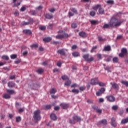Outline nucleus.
Returning <instances> with one entry per match:
<instances>
[{
  "label": "nucleus",
  "instance_id": "f257e3e1",
  "mask_svg": "<svg viewBox=\"0 0 128 128\" xmlns=\"http://www.w3.org/2000/svg\"><path fill=\"white\" fill-rule=\"evenodd\" d=\"M110 28H118L122 24V22L118 19L116 18H112L110 22Z\"/></svg>",
  "mask_w": 128,
  "mask_h": 128
},
{
  "label": "nucleus",
  "instance_id": "f03ea898",
  "mask_svg": "<svg viewBox=\"0 0 128 128\" xmlns=\"http://www.w3.org/2000/svg\"><path fill=\"white\" fill-rule=\"evenodd\" d=\"M128 51L126 48H123L121 50V52L118 54V56L120 58H124V56H128Z\"/></svg>",
  "mask_w": 128,
  "mask_h": 128
},
{
  "label": "nucleus",
  "instance_id": "7ed1b4c3",
  "mask_svg": "<svg viewBox=\"0 0 128 128\" xmlns=\"http://www.w3.org/2000/svg\"><path fill=\"white\" fill-rule=\"evenodd\" d=\"M83 58L86 60V62H93V60H94V57H90V54H86L82 56Z\"/></svg>",
  "mask_w": 128,
  "mask_h": 128
},
{
  "label": "nucleus",
  "instance_id": "20e7f679",
  "mask_svg": "<svg viewBox=\"0 0 128 128\" xmlns=\"http://www.w3.org/2000/svg\"><path fill=\"white\" fill-rule=\"evenodd\" d=\"M40 110H37L34 112V118L35 120H40Z\"/></svg>",
  "mask_w": 128,
  "mask_h": 128
},
{
  "label": "nucleus",
  "instance_id": "39448f33",
  "mask_svg": "<svg viewBox=\"0 0 128 128\" xmlns=\"http://www.w3.org/2000/svg\"><path fill=\"white\" fill-rule=\"evenodd\" d=\"M110 84L112 86V88H113V90H116V92H118V90H120V86L118 84L114 82H110Z\"/></svg>",
  "mask_w": 128,
  "mask_h": 128
},
{
  "label": "nucleus",
  "instance_id": "423d86ee",
  "mask_svg": "<svg viewBox=\"0 0 128 128\" xmlns=\"http://www.w3.org/2000/svg\"><path fill=\"white\" fill-rule=\"evenodd\" d=\"M70 36L64 33L62 34H58L56 36V38L58 40H62V38H68Z\"/></svg>",
  "mask_w": 128,
  "mask_h": 128
},
{
  "label": "nucleus",
  "instance_id": "0eeeda50",
  "mask_svg": "<svg viewBox=\"0 0 128 128\" xmlns=\"http://www.w3.org/2000/svg\"><path fill=\"white\" fill-rule=\"evenodd\" d=\"M34 24V19L30 18L27 22L23 21L22 23V26H28L29 24Z\"/></svg>",
  "mask_w": 128,
  "mask_h": 128
},
{
  "label": "nucleus",
  "instance_id": "6e6552de",
  "mask_svg": "<svg viewBox=\"0 0 128 128\" xmlns=\"http://www.w3.org/2000/svg\"><path fill=\"white\" fill-rule=\"evenodd\" d=\"M106 98L107 99V100L110 102H114L116 100V98L112 96H106Z\"/></svg>",
  "mask_w": 128,
  "mask_h": 128
},
{
  "label": "nucleus",
  "instance_id": "1a4fd4ad",
  "mask_svg": "<svg viewBox=\"0 0 128 128\" xmlns=\"http://www.w3.org/2000/svg\"><path fill=\"white\" fill-rule=\"evenodd\" d=\"M98 82V78H96L91 80L90 84H92V86H96Z\"/></svg>",
  "mask_w": 128,
  "mask_h": 128
},
{
  "label": "nucleus",
  "instance_id": "9d476101",
  "mask_svg": "<svg viewBox=\"0 0 128 128\" xmlns=\"http://www.w3.org/2000/svg\"><path fill=\"white\" fill-rule=\"evenodd\" d=\"M100 124H104V126L108 124V120L106 119H103L97 123V126H100Z\"/></svg>",
  "mask_w": 128,
  "mask_h": 128
},
{
  "label": "nucleus",
  "instance_id": "9b49d317",
  "mask_svg": "<svg viewBox=\"0 0 128 128\" xmlns=\"http://www.w3.org/2000/svg\"><path fill=\"white\" fill-rule=\"evenodd\" d=\"M60 106L63 110H66V108H68V107L70 106V105L66 103H62Z\"/></svg>",
  "mask_w": 128,
  "mask_h": 128
},
{
  "label": "nucleus",
  "instance_id": "f8f14e48",
  "mask_svg": "<svg viewBox=\"0 0 128 128\" xmlns=\"http://www.w3.org/2000/svg\"><path fill=\"white\" fill-rule=\"evenodd\" d=\"M45 18H47V20H52V18H54V16L52 14H46L45 15Z\"/></svg>",
  "mask_w": 128,
  "mask_h": 128
},
{
  "label": "nucleus",
  "instance_id": "ddd939ff",
  "mask_svg": "<svg viewBox=\"0 0 128 128\" xmlns=\"http://www.w3.org/2000/svg\"><path fill=\"white\" fill-rule=\"evenodd\" d=\"M111 126H116V118H111Z\"/></svg>",
  "mask_w": 128,
  "mask_h": 128
},
{
  "label": "nucleus",
  "instance_id": "4468645a",
  "mask_svg": "<svg viewBox=\"0 0 128 128\" xmlns=\"http://www.w3.org/2000/svg\"><path fill=\"white\" fill-rule=\"evenodd\" d=\"M58 54H60L61 56H64L66 54V52H64V50L60 49L57 51Z\"/></svg>",
  "mask_w": 128,
  "mask_h": 128
},
{
  "label": "nucleus",
  "instance_id": "2eb2a0df",
  "mask_svg": "<svg viewBox=\"0 0 128 128\" xmlns=\"http://www.w3.org/2000/svg\"><path fill=\"white\" fill-rule=\"evenodd\" d=\"M112 50V48L110 46H105L103 49L104 52H110Z\"/></svg>",
  "mask_w": 128,
  "mask_h": 128
},
{
  "label": "nucleus",
  "instance_id": "dca6fc26",
  "mask_svg": "<svg viewBox=\"0 0 128 128\" xmlns=\"http://www.w3.org/2000/svg\"><path fill=\"white\" fill-rule=\"evenodd\" d=\"M80 36L81 38H86V34L84 32H80L78 34Z\"/></svg>",
  "mask_w": 128,
  "mask_h": 128
},
{
  "label": "nucleus",
  "instance_id": "f3484780",
  "mask_svg": "<svg viewBox=\"0 0 128 128\" xmlns=\"http://www.w3.org/2000/svg\"><path fill=\"white\" fill-rule=\"evenodd\" d=\"M8 88H14L16 86V84L13 82H10L8 83Z\"/></svg>",
  "mask_w": 128,
  "mask_h": 128
},
{
  "label": "nucleus",
  "instance_id": "a211bd4d",
  "mask_svg": "<svg viewBox=\"0 0 128 128\" xmlns=\"http://www.w3.org/2000/svg\"><path fill=\"white\" fill-rule=\"evenodd\" d=\"M23 32L25 34H32V30L28 29L23 30Z\"/></svg>",
  "mask_w": 128,
  "mask_h": 128
},
{
  "label": "nucleus",
  "instance_id": "6ab92c4d",
  "mask_svg": "<svg viewBox=\"0 0 128 128\" xmlns=\"http://www.w3.org/2000/svg\"><path fill=\"white\" fill-rule=\"evenodd\" d=\"M101 7H102V5L98 4L92 7V9L94 10H98V8H100Z\"/></svg>",
  "mask_w": 128,
  "mask_h": 128
},
{
  "label": "nucleus",
  "instance_id": "aec40b11",
  "mask_svg": "<svg viewBox=\"0 0 128 128\" xmlns=\"http://www.w3.org/2000/svg\"><path fill=\"white\" fill-rule=\"evenodd\" d=\"M128 117L126 118L122 119L121 121L122 124H128Z\"/></svg>",
  "mask_w": 128,
  "mask_h": 128
},
{
  "label": "nucleus",
  "instance_id": "412c9836",
  "mask_svg": "<svg viewBox=\"0 0 128 128\" xmlns=\"http://www.w3.org/2000/svg\"><path fill=\"white\" fill-rule=\"evenodd\" d=\"M44 42H50L52 40V38L50 37H46L43 39Z\"/></svg>",
  "mask_w": 128,
  "mask_h": 128
},
{
  "label": "nucleus",
  "instance_id": "4be33fe9",
  "mask_svg": "<svg viewBox=\"0 0 128 128\" xmlns=\"http://www.w3.org/2000/svg\"><path fill=\"white\" fill-rule=\"evenodd\" d=\"M50 118H52L53 120H56L58 118L56 117V116L54 114H51L50 115Z\"/></svg>",
  "mask_w": 128,
  "mask_h": 128
},
{
  "label": "nucleus",
  "instance_id": "5701e85b",
  "mask_svg": "<svg viewBox=\"0 0 128 128\" xmlns=\"http://www.w3.org/2000/svg\"><path fill=\"white\" fill-rule=\"evenodd\" d=\"M98 12L100 14H104V9L100 7L98 10Z\"/></svg>",
  "mask_w": 128,
  "mask_h": 128
},
{
  "label": "nucleus",
  "instance_id": "b1692460",
  "mask_svg": "<svg viewBox=\"0 0 128 128\" xmlns=\"http://www.w3.org/2000/svg\"><path fill=\"white\" fill-rule=\"evenodd\" d=\"M4 98H5L6 100H8L10 98V96L8 94H5L3 95Z\"/></svg>",
  "mask_w": 128,
  "mask_h": 128
},
{
  "label": "nucleus",
  "instance_id": "393cba45",
  "mask_svg": "<svg viewBox=\"0 0 128 128\" xmlns=\"http://www.w3.org/2000/svg\"><path fill=\"white\" fill-rule=\"evenodd\" d=\"M73 118L76 122H80V120H82V118L78 116H73Z\"/></svg>",
  "mask_w": 128,
  "mask_h": 128
},
{
  "label": "nucleus",
  "instance_id": "a878e982",
  "mask_svg": "<svg viewBox=\"0 0 128 128\" xmlns=\"http://www.w3.org/2000/svg\"><path fill=\"white\" fill-rule=\"evenodd\" d=\"M69 123L70 124H76V120L74 118V117L72 118V119H69Z\"/></svg>",
  "mask_w": 128,
  "mask_h": 128
},
{
  "label": "nucleus",
  "instance_id": "bb28decb",
  "mask_svg": "<svg viewBox=\"0 0 128 128\" xmlns=\"http://www.w3.org/2000/svg\"><path fill=\"white\" fill-rule=\"evenodd\" d=\"M6 92L9 94H14V91L12 90L7 89Z\"/></svg>",
  "mask_w": 128,
  "mask_h": 128
},
{
  "label": "nucleus",
  "instance_id": "cd10ccee",
  "mask_svg": "<svg viewBox=\"0 0 128 128\" xmlns=\"http://www.w3.org/2000/svg\"><path fill=\"white\" fill-rule=\"evenodd\" d=\"M16 0H13L12 2L14 4V7L18 6H20V2H18V4L16 3Z\"/></svg>",
  "mask_w": 128,
  "mask_h": 128
},
{
  "label": "nucleus",
  "instance_id": "c85d7f7f",
  "mask_svg": "<svg viewBox=\"0 0 128 128\" xmlns=\"http://www.w3.org/2000/svg\"><path fill=\"white\" fill-rule=\"evenodd\" d=\"M42 108L44 110H50L52 108V106L50 105H46V106H42Z\"/></svg>",
  "mask_w": 128,
  "mask_h": 128
},
{
  "label": "nucleus",
  "instance_id": "c756f323",
  "mask_svg": "<svg viewBox=\"0 0 128 128\" xmlns=\"http://www.w3.org/2000/svg\"><path fill=\"white\" fill-rule=\"evenodd\" d=\"M110 28V22H109L108 24H104L103 26V28Z\"/></svg>",
  "mask_w": 128,
  "mask_h": 128
},
{
  "label": "nucleus",
  "instance_id": "7c9ffc66",
  "mask_svg": "<svg viewBox=\"0 0 128 128\" xmlns=\"http://www.w3.org/2000/svg\"><path fill=\"white\" fill-rule=\"evenodd\" d=\"M72 54L74 58H77V56H80V54L78 52H74L72 53Z\"/></svg>",
  "mask_w": 128,
  "mask_h": 128
},
{
  "label": "nucleus",
  "instance_id": "2f4dec72",
  "mask_svg": "<svg viewBox=\"0 0 128 128\" xmlns=\"http://www.w3.org/2000/svg\"><path fill=\"white\" fill-rule=\"evenodd\" d=\"M56 92H57L56 90L54 88H53L50 90V92L52 94H56Z\"/></svg>",
  "mask_w": 128,
  "mask_h": 128
},
{
  "label": "nucleus",
  "instance_id": "473e14b6",
  "mask_svg": "<svg viewBox=\"0 0 128 128\" xmlns=\"http://www.w3.org/2000/svg\"><path fill=\"white\" fill-rule=\"evenodd\" d=\"M2 60H10V58L8 56L4 55L2 56Z\"/></svg>",
  "mask_w": 128,
  "mask_h": 128
},
{
  "label": "nucleus",
  "instance_id": "72a5a7b5",
  "mask_svg": "<svg viewBox=\"0 0 128 128\" xmlns=\"http://www.w3.org/2000/svg\"><path fill=\"white\" fill-rule=\"evenodd\" d=\"M72 92L75 94H78L80 92V90L76 89H73L72 90Z\"/></svg>",
  "mask_w": 128,
  "mask_h": 128
},
{
  "label": "nucleus",
  "instance_id": "f704fd0d",
  "mask_svg": "<svg viewBox=\"0 0 128 128\" xmlns=\"http://www.w3.org/2000/svg\"><path fill=\"white\" fill-rule=\"evenodd\" d=\"M121 83L122 84H124V86L127 87L128 86V81L122 80L121 82Z\"/></svg>",
  "mask_w": 128,
  "mask_h": 128
},
{
  "label": "nucleus",
  "instance_id": "c9c22d12",
  "mask_svg": "<svg viewBox=\"0 0 128 128\" xmlns=\"http://www.w3.org/2000/svg\"><path fill=\"white\" fill-rule=\"evenodd\" d=\"M30 12L32 16H36L38 14V12L34 10L30 11Z\"/></svg>",
  "mask_w": 128,
  "mask_h": 128
},
{
  "label": "nucleus",
  "instance_id": "e433bc0d",
  "mask_svg": "<svg viewBox=\"0 0 128 128\" xmlns=\"http://www.w3.org/2000/svg\"><path fill=\"white\" fill-rule=\"evenodd\" d=\"M70 84H72V81L70 80H68L64 83L65 86H70Z\"/></svg>",
  "mask_w": 128,
  "mask_h": 128
},
{
  "label": "nucleus",
  "instance_id": "4c0bfd02",
  "mask_svg": "<svg viewBox=\"0 0 128 128\" xmlns=\"http://www.w3.org/2000/svg\"><path fill=\"white\" fill-rule=\"evenodd\" d=\"M70 10L72 12L78 14V10H76V8H72L70 9Z\"/></svg>",
  "mask_w": 128,
  "mask_h": 128
},
{
  "label": "nucleus",
  "instance_id": "58836bf2",
  "mask_svg": "<svg viewBox=\"0 0 128 128\" xmlns=\"http://www.w3.org/2000/svg\"><path fill=\"white\" fill-rule=\"evenodd\" d=\"M44 72V70L42 68H40L38 70H37V72L40 74H42Z\"/></svg>",
  "mask_w": 128,
  "mask_h": 128
},
{
  "label": "nucleus",
  "instance_id": "ea45409f",
  "mask_svg": "<svg viewBox=\"0 0 128 128\" xmlns=\"http://www.w3.org/2000/svg\"><path fill=\"white\" fill-rule=\"evenodd\" d=\"M98 86H106V84H104L102 82H98Z\"/></svg>",
  "mask_w": 128,
  "mask_h": 128
},
{
  "label": "nucleus",
  "instance_id": "a19ab883",
  "mask_svg": "<svg viewBox=\"0 0 128 128\" xmlns=\"http://www.w3.org/2000/svg\"><path fill=\"white\" fill-rule=\"evenodd\" d=\"M118 108V105H114L112 106L113 110H117Z\"/></svg>",
  "mask_w": 128,
  "mask_h": 128
},
{
  "label": "nucleus",
  "instance_id": "79ce46f5",
  "mask_svg": "<svg viewBox=\"0 0 128 128\" xmlns=\"http://www.w3.org/2000/svg\"><path fill=\"white\" fill-rule=\"evenodd\" d=\"M96 48H98V46H94L91 50V52H94Z\"/></svg>",
  "mask_w": 128,
  "mask_h": 128
},
{
  "label": "nucleus",
  "instance_id": "37998d69",
  "mask_svg": "<svg viewBox=\"0 0 128 128\" xmlns=\"http://www.w3.org/2000/svg\"><path fill=\"white\" fill-rule=\"evenodd\" d=\"M106 2L108 4H114V2L112 0H108Z\"/></svg>",
  "mask_w": 128,
  "mask_h": 128
},
{
  "label": "nucleus",
  "instance_id": "c03bdc74",
  "mask_svg": "<svg viewBox=\"0 0 128 128\" xmlns=\"http://www.w3.org/2000/svg\"><path fill=\"white\" fill-rule=\"evenodd\" d=\"M71 26L72 28H78V24L76 23H73L72 24Z\"/></svg>",
  "mask_w": 128,
  "mask_h": 128
},
{
  "label": "nucleus",
  "instance_id": "a18cd8bd",
  "mask_svg": "<svg viewBox=\"0 0 128 128\" xmlns=\"http://www.w3.org/2000/svg\"><path fill=\"white\" fill-rule=\"evenodd\" d=\"M81 92H84V90H86V86H82L80 87L79 88Z\"/></svg>",
  "mask_w": 128,
  "mask_h": 128
},
{
  "label": "nucleus",
  "instance_id": "49530a36",
  "mask_svg": "<svg viewBox=\"0 0 128 128\" xmlns=\"http://www.w3.org/2000/svg\"><path fill=\"white\" fill-rule=\"evenodd\" d=\"M112 60L114 62L116 63L118 62V58L117 57H114L113 58Z\"/></svg>",
  "mask_w": 128,
  "mask_h": 128
},
{
  "label": "nucleus",
  "instance_id": "de8ad7c7",
  "mask_svg": "<svg viewBox=\"0 0 128 128\" xmlns=\"http://www.w3.org/2000/svg\"><path fill=\"white\" fill-rule=\"evenodd\" d=\"M90 22H91L92 24H94V25L98 24V21L96 20H92L90 21Z\"/></svg>",
  "mask_w": 128,
  "mask_h": 128
},
{
  "label": "nucleus",
  "instance_id": "09e8293b",
  "mask_svg": "<svg viewBox=\"0 0 128 128\" xmlns=\"http://www.w3.org/2000/svg\"><path fill=\"white\" fill-rule=\"evenodd\" d=\"M16 54H12L10 56V58H12V60H14L15 58H16Z\"/></svg>",
  "mask_w": 128,
  "mask_h": 128
},
{
  "label": "nucleus",
  "instance_id": "8fccbe9b",
  "mask_svg": "<svg viewBox=\"0 0 128 128\" xmlns=\"http://www.w3.org/2000/svg\"><path fill=\"white\" fill-rule=\"evenodd\" d=\"M68 14L69 18H70V16H74V14L72 12H69Z\"/></svg>",
  "mask_w": 128,
  "mask_h": 128
},
{
  "label": "nucleus",
  "instance_id": "3c124183",
  "mask_svg": "<svg viewBox=\"0 0 128 128\" xmlns=\"http://www.w3.org/2000/svg\"><path fill=\"white\" fill-rule=\"evenodd\" d=\"M90 15L91 16H96V12L94 11L90 12Z\"/></svg>",
  "mask_w": 128,
  "mask_h": 128
},
{
  "label": "nucleus",
  "instance_id": "603ef678",
  "mask_svg": "<svg viewBox=\"0 0 128 128\" xmlns=\"http://www.w3.org/2000/svg\"><path fill=\"white\" fill-rule=\"evenodd\" d=\"M16 122H20L22 119L20 118V116H18L16 118Z\"/></svg>",
  "mask_w": 128,
  "mask_h": 128
},
{
  "label": "nucleus",
  "instance_id": "864d4df0",
  "mask_svg": "<svg viewBox=\"0 0 128 128\" xmlns=\"http://www.w3.org/2000/svg\"><path fill=\"white\" fill-rule=\"evenodd\" d=\"M18 112L19 114H22V112H24V108H21L18 110Z\"/></svg>",
  "mask_w": 128,
  "mask_h": 128
},
{
  "label": "nucleus",
  "instance_id": "5fc2aeb1",
  "mask_svg": "<svg viewBox=\"0 0 128 128\" xmlns=\"http://www.w3.org/2000/svg\"><path fill=\"white\" fill-rule=\"evenodd\" d=\"M100 92L102 94H104L106 92V88H101L100 90Z\"/></svg>",
  "mask_w": 128,
  "mask_h": 128
},
{
  "label": "nucleus",
  "instance_id": "6e6d98bb",
  "mask_svg": "<svg viewBox=\"0 0 128 128\" xmlns=\"http://www.w3.org/2000/svg\"><path fill=\"white\" fill-rule=\"evenodd\" d=\"M80 86L76 84H74L71 86V88H78Z\"/></svg>",
  "mask_w": 128,
  "mask_h": 128
},
{
  "label": "nucleus",
  "instance_id": "4d7b16f0",
  "mask_svg": "<svg viewBox=\"0 0 128 128\" xmlns=\"http://www.w3.org/2000/svg\"><path fill=\"white\" fill-rule=\"evenodd\" d=\"M62 80H68V76H62Z\"/></svg>",
  "mask_w": 128,
  "mask_h": 128
},
{
  "label": "nucleus",
  "instance_id": "13d9d810",
  "mask_svg": "<svg viewBox=\"0 0 128 128\" xmlns=\"http://www.w3.org/2000/svg\"><path fill=\"white\" fill-rule=\"evenodd\" d=\"M96 112L97 114H102V109H98V108L96 110Z\"/></svg>",
  "mask_w": 128,
  "mask_h": 128
},
{
  "label": "nucleus",
  "instance_id": "bf43d9fd",
  "mask_svg": "<svg viewBox=\"0 0 128 128\" xmlns=\"http://www.w3.org/2000/svg\"><path fill=\"white\" fill-rule=\"evenodd\" d=\"M20 62V60L18 58H17L16 60L14 62V64H18Z\"/></svg>",
  "mask_w": 128,
  "mask_h": 128
},
{
  "label": "nucleus",
  "instance_id": "052dcab7",
  "mask_svg": "<svg viewBox=\"0 0 128 128\" xmlns=\"http://www.w3.org/2000/svg\"><path fill=\"white\" fill-rule=\"evenodd\" d=\"M102 94L100 91L96 92V96H102Z\"/></svg>",
  "mask_w": 128,
  "mask_h": 128
},
{
  "label": "nucleus",
  "instance_id": "680f3d73",
  "mask_svg": "<svg viewBox=\"0 0 128 128\" xmlns=\"http://www.w3.org/2000/svg\"><path fill=\"white\" fill-rule=\"evenodd\" d=\"M39 28L41 30H46V26H41Z\"/></svg>",
  "mask_w": 128,
  "mask_h": 128
},
{
  "label": "nucleus",
  "instance_id": "e2e57ef3",
  "mask_svg": "<svg viewBox=\"0 0 128 128\" xmlns=\"http://www.w3.org/2000/svg\"><path fill=\"white\" fill-rule=\"evenodd\" d=\"M118 114L120 116H122V114H124V110H120Z\"/></svg>",
  "mask_w": 128,
  "mask_h": 128
},
{
  "label": "nucleus",
  "instance_id": "0e129e2a",
  "mask_svg": "<svg viewBox=\"0 0 128 128\" xmlns=\"http://www.w3.org/2000/svg\"><path fill=\"white\" fill-rule=\"evenodd\" d=\"M42 6H38L36 8V10H42Z\"/></svg>",
  "mask_w": 128,
  "mask_h": 128
},
{
  "label": "nucleus",
  "instance_id": "69168bd1",
  "mask_svg": "<svg viewBox=\"0 0 128 128\" xmlns=\"http://www.w3.org/2000/svg\"><path fill=\"white\" fill-rule=\"evenodd\" d=\"M52 98H54V99H56V98H58V96H56V95H52L51 96Z\"/></svg>",
  "mask_w": 128,
  "mask_h": 128
},
{
  "label": "nucleus",
  "instance_id": "338daca9",
  "mask_svg": "<svg viewBox=\"0 0 128 128\" xmlns=\"http://www.w3.org/2000/svg\"><path fill=\"white\" fill-rule=\"evenodd\" d=\"M97 57L98 60H102V54H97Z\"/></svg>",
  "mask_w": 128,
  "mask_h": 128
},
{
  "label": "nucleus",
  "instance_id": "774afa93",
  "mask_svg": "<svg viewBox=\"0 0 128 128\" xmlns=\"http://www.w3.org/2000/svg\"><path fill=\"white\" fill-rule=\"evenodd\" d=\"M60 108V106H56L54 108V110H58Z\"/></svg>",
  "mask_w": 128,
  "mask_h": 128
}]
</instances>
